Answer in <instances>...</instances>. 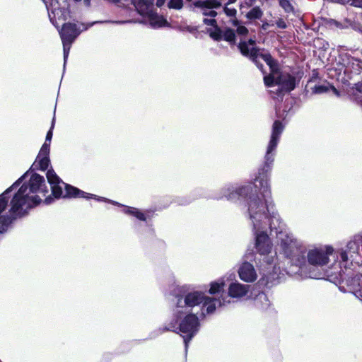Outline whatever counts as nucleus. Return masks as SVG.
<instances>
[{"label": "nucleus", "mask_w": 362, "mask_h": 362, "mask_svg": "<svg viewBox=\"0 0 362 362\" xmlns=\"http://www.w3.org/2000/svg\"><path fill=\"white\" fill-rule=\"evenodd\" d=\"M164 2L165 0H158L156 2V5L160 7L163 5Z\"/></svg>", "instance_id": "4c0bfd02"}, {"label": "nucleus", "mask_w": 362, "mask_h": 362, "mask_svg": "<svg viewBox=\"0 0 362 362\" xmlns=\"http://www.w3.org/2000/svg\"><path fill=\"white\" fill-rule=\"evenodd\" d=\"M329 90V87L325 86H318L315 87V92L316 93H322L327 92Z\"/></svg>", "instance_id": "7c9ffc66"}, {"label": "nucleus", "mask_w": 362, "mask_h": 362, "mask_svg": "<svg viewBox=\"0 0 362 362\" xmlns=\"http://www.w3.org/2000/svg\"><path fill=\"white\" fill-rule=\"evenodd\" d=\"M86 29L87 27L83 24L78 25L74 23H68L63 25L59 33L63 43L64 58L65 62L68 57L71 45L80 33Z\"/></svg>", "instance_id": "1a4fd4ad"}, {"label": "nucleus", "mask_w": 362, "mask_h": 362, "mask_svg": "<svg viewBox=\"0 0 362 362\" xmlns=\"http://www.w3.org/2000/svg\"><path fill=\"white\" fill-rule=\"evenodd\" d=\"M279 4L287 13L291 12L293 10L291 4L288 0H279Z\"/></svg>", "instance_id": "bb28decb"}, {"label": "nucleus", "mask_w": 362, "mask_h": 362, "mask_svg": "<svg viewBox=\"0 0 362 362\" xmlns=\"http://www.w3.org/2000/svg\"><path fill=\"white\" fill-rule=\"evenodd\" d=\"M225 286V280L223 278L219 279L216 281H212L210 284V287L209 289V294L215 295L216 293H219L221 291L223 290Z\"/></svg>", "instance_id": "aec40b11"}, {"label": "nucleus", "mask_w": 362, "mask_h": 362, "mask_svg": "<svg viewBox=\"0 0 362 362\" xmlns=\"http://www.w3.org/2000/svg\"><path fill=\"white\" fill-rule=\"evenodd\" d=\"M284 127L279 121H275L273 127L271 140L267 148V153H269L277 145L279 137L283 131Z\"/></svg>", "instance_id": "dca6fc26"}, {"label": "nucleus", "mask_w": 362, "mask_h": 362, "mask_svg": "<svg viewBox=\"0 0 362 362\" xmlns=\"http://www.w3.org/2000/svg\"><path fill=\"white\" fill-rule=\"evenodd\" d=\"M351 5L355 7L362 8V0H353L351 2Z\"/></svg>", "instance_id": "f704fd0d"}, {"label": "nucleus", "mask_w": 362, "mask_h": 362, "mask_svg": "<svg viewBox=\"0 0 362 362\" xmlns=\"http://www.w3.org/2000/svg\"><path fill=\"white\" fill-rule=\"evenodd\" d=\"M250 3H245L247 4V6H251L252 5V3L255 1V0H250Z\"/></svg>", "instance_id": "a19ab883"}, {"label": "nucleus", "mask_w": 362, "mask_h": 362, "mask_svg": "<svg viewBox=\"0 0 362 362\" xmlns=\"http://www.w3.org/2000/svg\"><path fill=\"white\" fill-rule=\"evenodd\" d=\"M108 1L110 2L115 3V4H117V3L119 2L121 0H108Z\"/></svg>", "instance_id": "79ce46f5"}, {"label": "nucleus", "mask_w": 362, "mask_h": 362, "mask_svg": "<svg viewBox=\"0 0 362 362\" xmlns=\"http://www.w3.org/2000/svg\"><path fill=\"white\" fill-rule=\"evenodd\" d=\"M53 201H54V198H52V197L49 196V197H46L45 199L44 202H45V203L46 204H52L53 202Z\"/></svg>", "instance_id": "e433bc0d"}, {"label": "nucleus", "mask_w": 362, "mask_h": 362, "mask_svg": "<svg viewBox=\"0 0 362 362\" xmlns=\"http://www.w3.org/2000/svg\"><path fill=\"white\" fill-rule=\"evenodd\" d=\"M237 0H228V4H233Z\"/></svg>", "instance_id": "37998d69"}, {"label": "nucleus", "mask_w": 362, "mask_h": 362, "mask_svg": "<svg viewBox=\"0 0 362 362\" xmlns=\"http://www.w3.org/2000/svg\"><path fill=\"white\" fill-rule=\"evenodd\" d=\"M204 23L206 24V25H214L215 23H216V21L214 19H204Z\"/></svg>", "instance_id": "c9c22d12"}, {"label": "nucleus", "mask_w": 362, "mask_h": 362, "mask_svg": "<svg viewBox=\"0 0 362 362\" xmlns=\"http://www.w3.org/2000/svg\"><path fill=\"white\" fill-rule=\"evenodd\" d=\"M238 274L241 280L245 282H254L257 274L254 266L249 262H243L238 269Z\"/></svg>", "instance_id": "9b49d317"}, {"label": "nucleus", "mask_w": 362, "mask_h": 362, "mask_svg": "<svg viewBox=\"0 0 362 362\" xmlns=\"http://www.w3.org/2000/svg\"><path fill=\"white\" fill-rule=\"evenodd\" d=\"M22 209L23 185L19 187L11 200L10 216H0V233L5 232L12 221L22 214Z\"/></svg>", "instance_id": "6e6552de"}, {"label": "nucleus", "mask_w": 362, "mask_h": 362, "mask_svg": "<svg viewBox=\"0 0 362 362\" xmlns=\"http://www.w3.org/2000/svg\"><path fill=\"white\" fill-rule=\"evenodd\" d=\"M339 265L340 267H344L345 269L349 267V266L352 264L349 261L347 253L346 251L341 250L339 251Z\"/></svg>", "instance_id": "b1692460"}, {"label": "nucleus", "mask_w": 362, "mask_h": 362, "mask_svg": "<svg viewBox=\"0 0 362 362\" xmlns=\"http://www.w3.org/2000/svg\"><path fill=\"white\" fill-rule=\"evenodd\" d=\"M202 305V313L205 315L212 314L217 307L226 305L223 300L207 296L204 292L193 290L182 295H177L175 298L173 310L188 313H195V310Z\"/></svg>", "instance_id": "39448f33"}, {"label": "nucleus", "mask_w": 362, "mask_h": 362, "mask_svg": "<svg viewBox=\"0 0 362 362\" xmlns=\"http://www.w3.org/2000/svg\"><path fill=\"white\" fill-rule=\"evenodd\" d=\"M54 121H55V119L54 117L52 121V125H51L50 129L48 131L47 136H46L45 142H47V144H50L52 137V129L54 126Z\"/></svg>", "instance_id": "c756f323"}, {"label": "nucleus", "mask_w": 362, "mask_h": 362, "mask_svg": "<svg viewBox=\"0 0 362 362\" xmlns=\"http://www.w3.org/2000/svg\"><path fill=\"white\" fill-rule=\"evenodd\" d=\"M330 88L333 90V92L335 94L338 95V91L337 90V89L334 87L332 86V87H330Z\"/></svg>", "instance_id": "ea45409f"}, {"label": "nucleus", "mask_w": 362, "mask_h": 362, "mask_svg": "<svg viewBox=\"0 0 362 362\" xmlns=\"http://www.w3.org/2000/svg\"><path fill=\"white\" fill-rule=\"evenodd\" d=\"M221 1L222 0L199 1L194 3V6L203 10V15L214 17L216 15V12L209 9L220 7L221 6Z\"/></svg>", "instance_id": "ddd939ff"}, {"label": "nucleus", "mask_w": 362, "mask_h": 362, "mask_svg": "<svg viewBox=\"0 0 362 362\" xmlns=\"http://www.w3.org/2000/svg\"><path fill=\"white\" fill-rule=\"evenodd\" d=\"M183 6V0H170L168 3L170 8L180 9Z\"/></svg>", "instance_id": "cd10ccee"}, {"label": "nucleus", "mask_w": 362, "mask_h": 362, "mask_svg": "<svg viewBox=\"0 0 362 362\" xmlns=\"http://www.w3.org/2000/svg\"><path fill=\"white\" fill-rule=\"evenodd\" d=\"M148 17L150 25L153 28H160L165 25L168 23L163 16H158L153 11L146 16Z\"/></svg>", "instance_id": "a211bd4d"}, {"label": "nucleus", "mask_w": 362, "mask_h": 362, "mask_svg": "<svg viewBox=\"0 0 362 362\" xmlns=\"http://www.w3.org/2000/svg\"><path fill=\"white\" fill-rule=\"evenodd\" d=\"M21 182H23V175L21 176L10 187L6 189L0 194V214L6 209L11 197L10 193L12 189L18 187Z\"/></svg>", "instance_id": "2eb2a0df"}, {"label": "nucleus", "mask_w": 362, "mask_h": 362, "mask_svg": "<svg viewBox=\"0 0 362 362\" xmlns=\"http://www.w3.org/2000/svg\"><path fill=\"white\" fill-rule=\"evenodd\" d=\"M48 192L44 177L38 174H33L24 187V206L33 208L41 202L40 194L45 197Z\"/></svg>", "instance_id": "0eeeda50"}, {"label": "nucleus", "mask_w": 362, "mask_h": 362, "mask_svg": "<svg viewBox=\"0 0 362 362\" xmlns=\"http://www.w3.org/2000/svg\"><path fill=\"white\" fill-rule=\"evenodd\" d=\"M268 26H269V23H267L262 24V28L264 30H266L268 28Z\"/></svg>", "instance_id": "58836bf2"}, {"label": "nucleus", "mask_w": 362, "mask_h": 362, "mask_svg": "<svg viewBox=\"0 0 362 362\" xmlns=\"http://www.w3.org/2000/svg\"><path fill=\"white\" fill-rule=\"evenodd\" d=\"M27 176H28V173L24 174V175H23L24 179H25Z\"/></svg>", "instance_id": "c03bdc74"}, {"label": "nucleus", "mask_w": 362, "mask_h": 362, "mask_svg": "<svg viewBox=\"0 0 362 362\" xmlns=\"http://www.w3.org/2000/svg\"><path fill=\"white\" fill-rule=\"evenodd\" d=\"M49 144L45 142L42 145L37 158H47L49 153Z\"/></svg>", "instance_id": "393cba45"}, {"label": "nucleus", "mask_w": 362, "mask_h": 362, "mask_svg": "<svg viewBox=\"0 0 362 362\" xmlns=\"http://www.w3.org/2000/svg\"><path fill=\"white\" fill-rule=\"evenodd\" d=\"M276 238L277 245L281 252L289 257L293 264L299 267L301 274L312 279L320 278V272L314 267L308 269L305 258L300 255L304 249L302 241L296 238L293 233L283 230L277 233Z\"/></svg>", "instance_id": "20e7f679"}, {"label": "nucleus", "mask_w": 362, "mask_h": 362, "mask_svg": "<svg viewBox=\"0 0 362 362\" xmlns=\"http://www.w3.org/2000/svg\"><path fill=\"white\" fill-rule=\"evenodd\" d=\"M153 0H132L137 12L144 16L153 11Z\"/></svg>", "instance_id": "f3484780"}, {"label": "nucleus", "mask_w": 362, "mask_h": 362, "mask_svg": "<svg viewBox=\"0 0 362 362\" xmlns=\"http://www.w3.org/2000/svg\"><path fill=\"white\" fill-rule=\"evenodd\" d=\"M347 247L350 250H358V245L355 241H350L347 244Z\"/></svg>", "instance_id": "72a5a7b5"}, {"label": "nucleus", "mask_w": 362, "mask_h": 362, "mask_svg": "<svg viewBox=\"0 0 362 362\" xmlns=\"http://www.w3.org/2000/svg\"><path fill=\"white\" fill-rule=\"evenodd\" d=\"M263 16V11L259 6L253 7L245 14V18L248 20L260 19Z\"/></svg>", "instance_id": "412c9836"}, {"label": "nucleus", "mask_w": 362, "mask_h": 362, "mask_svg": "<svg viewBox=\"0 0 362 362\" xmlns=\"http://www.w3.org/2000/svg\"><path fill=\"white\" fill-rule=\"evenodd\" d=\"M354 94L356 100L362 104V83L356 85V92Z\"/></svg>", "instance_id": "c85d7f7f"}, {"label": "nucleus", "mask_w": 362, "mask_h": 362, "mask_svg": "<svg viewBox=\"0 0 362 362\" xmlns=\"http://www.w3.org/2000/svg\"><path fill=\"white\" fill-rule=\"evenodd\" d=\"M334 252V248L330 245L313 247L307 253V260L313 267H322L329 262V256Z\"/></svg>", "instance_id": "9d476101"}, {"label": "nucleus", "mask_w": 362, "mask_h": 362, "mask_svg": "<svg viewBox=\"0 0 362 362\" xmlns=\"http://www.w3.org/2000/svg\"><path fill=\"white\" fill-rule=\"evenodd\" d=\"M238 48L243 55L249 57L259 66V59H263L270 68V74L264 77V84L267 86L277 85L280 86L281 90L291 91L295 88V78L287 73L279 72L276 62L272 59L269 53L264 50L257 49L255 47V41L250 39L247 42L240 41Z\"/></svg>", "instance_id": "f03ea898"}, {"label": "nucleus", "mask_w": 362, "mask_h": 362, "mask_svg": "<svg viewBox=\"0 0 362 362\" xmlns=\"http://www.w3.org/2000/svg\"><path fill=\"white\" fill-rule=\"evenodd\" d=\"M55 1L57 3V0H52L51 6L52 7V13L54 14V16L57 18L59 20L62 19L64 21L66 19L64 16L65 9L64 8L62 9L57 6Z\"/></svg>", "instance_id": "5701e85b"}, {"label": "nucleus", "mask_w": 362, "mask_h": 362, "mask_svg": "<svg viewBox=\"0 0 362 362\" xmlns=\"http://www.w3.org/2000/svg\"><path fill=\"white\" fill-rule=\"evenodd\" d=\"M234 25H237L236 33L238 36H245L248 33L247 28L242 25H238L237 21H234Z\"/></svg>", "instance_id": "a878e982"}, {"label": "nucleus", "mask_w": 362, "mask_h": 362, "mask_svg": "<svg viewBox=\"0 0 362 362\" xmlns=\"http://www.w3.org/2000/svg\"><path fill=\"white\" fill-rule=\"evenodd\" d=\"M50 160H35L32 167L34 169L47 170L46 176L50 185L52 194L55 199L66 197H83L86 199L93 198L98 201L109 202L115 205L122 206L119 203L107 199L105 197H98L93 194L86 193L79 189L68 185L56 174L52 169H49Z\"/></svg>", "instance_id": "7ed1b4c3"}, {"label": "nucleus", "mask_w": 362, "mask_h": 362, "mask_svg": "<svg viewBox=\"0 0 362 362\" xmlns=\"http://www.w3.org/2000/svg\"><path fill=\"white\" fill-rule=\"evenodd\" d=\"M200 324L197 313H188L172 310V318L168 325L163 328L164 331H171L179 334L184 340L185 349L189 343L197 334Z\"/></svg>", "instance_id": "423d86ee"}, {"label": "nucleus", "mask_w": 362, "mask_h": 362, "mask_svg": "<svg viewBox=\"0 0 362 362\" xmlns=\"http://www.w3.org/2000/svg\"><path fill=\"white\" fill-rule=\"evenodd\" d=\"M123 206L122 212L124 213L125 214L132 216L140 221H146V216L145 215V214L144 212H142L139 209L134 208V207H129V206Z\"/></svg>", "instance_id": "6ab92c4d"}, {"label": "nucleus", "mask_w": 362, "mask_h": 362, "mask_svg": "<svg viewBox=\"0 0 362 362\" xmlns=\"http://www.w3.org/2000/svg\"><path fill=\"white\" fill-rule=\"evenodd\" d=\"M270 168L260 169L252 184L243 186L228 185L221 189V195L235 201L240 197L246 198L247 213L255 236V247L261 258L259 270L263 275L271 276L280 272L276 252L272 250L271 239L267 233L279 227L280 220L275 211L269 184Z\"/></svg>", "instance_id": "f257e3e1"}, {"label": "nucleus", "mask_w": 362, "mask_h": 362, "mask_svg": "<svg viewBox=\"0 0 362 362\" xmlns=\"http://www.w3.org/2000/svg\"><path fill=\"white\" fill-rule=\"evenodd\" d=\"M250 286L240 284L238 281L231 283L228 286V296L234 298H241L247 295Z\"/></svg>", "instance_id": "f8f14e48"}, {"label": "nucleus", "mask_w": 362, "mask_h": 362, "mask_svg": "<svg viewBox=\"0 0 362 362\" xmlns=\"http://www.w3.org/2000/svg\"><path fill=\"white\" fill-rule=\"evenodd\" d=\"M276 24L278 28H281V29H284L287 27L286 22L282 18H279L276 21Z\"/></svg>", "instance_id": "473e14b6"}, {"label": "nucleus", "mask_w": 362, "mask_h": 362, "mask_svg": "<svg viewBox=\"0 0 362 362\" xmlns=\"http://www.w3.org/2000/svg\"><path fill=\"white\" fill-rule=\"evenodd\" d=\"M256 305L262 309H267L269 305V300L267 295L264 293H259L255 300Z\"/></svg>", "instance_id": "4be33fe9"}, {"label": "nucleus", "mask_w": 362, "mask_h": 362, "mask_svg": "<svg viewBox=\"0 0 362 362\" xmlns=\"http://www.w3.org/2000/svg\"><path fill=\"white\" fill-rule=\"evenodd\" d=\"M224 12L228 16H235L236 14V10L235 8H229L227 7L224 8Z\"/></svg>", "instance_id": "2f4dec72"}, {"label": "nucleus", "mask_w": 362, "mask_h": 362, "mask_svg": "<svg viewBox=\"0 0 362 362\" xmlns=\"http://www.w3.org/2000/svg\"><path fill=\"white\" fill-rule=\"evenodd\" d=\"M210 36L216 40H224L230 45H235V34L234 31L230 28L225 30L216 28L214 32L210 33Z\"/></svg>", "instance_id": "4468645a"}]
</instances>
